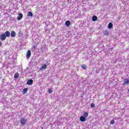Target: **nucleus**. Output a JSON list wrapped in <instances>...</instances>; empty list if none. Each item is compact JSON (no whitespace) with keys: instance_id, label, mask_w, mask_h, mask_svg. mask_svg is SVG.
I'll list each match as a JSON object with an SVG mask.
<instances>
[{"instance_id":"obj_1","label":"nucleus","mask_w":129,"mask_h":129,"mask_svg":"<svg viewBox=\"0 0 129 129\" xmlns=\"http://www.w3.org/2000/svg\"><path fill=\"white\" fill-rule=\"evenodd\" d=\"M20 121L21 125L23 126L26 125V124H27V122H28V120L25 117L21 118Z\"/></svg>"},{"instance_id":"obj_2","label":"nucleus","mask_w":129,"mask_h":129,"mask_svg":"<svg viewBox=\"0 0 129 129\" xmlns=\"http://www.w3.org/2000/svg\"><path fill=\"white\" fill-rule=\"evenodd\" d=\"M128 84H129V79H124L123 83L122 84V86H125V85H128Z\"/></svg>"},{"instance_id":"obj_3","label":"nucleus","mask_w":129,"mask_h":129,"mask_svg":"<svg viewBox=\"0 0 129 129\" xmlns=\"http://www.w3.org/2000/svg\"><path fill=\"white\" fill-rule=\"evenodd\" d=\"M6 39V34L3 33L0 35V40H1V41H5Z\"/></svg>"},{"instance_id":"obj_4","label":"nucleus","mask_w":129,"mask_h":129,"mask_svg":"<svg viewBox=\"0 0 129 129\" xmlns=\"http://www.w3.org/2000/svg\"><path fill=\"white\" fill-rule=\"evenodd\" d=\"M30 57H31V50H28L27 54H26V58L27 59H30Z\"/></svg>"},{"instance_id":"obj_5","label":"nucleus","mask_w":129,"mask_h":129,"mask_svg":"<svg viewBox=\"0 0 129 129\" xmlns=\"http://www.w3.org/2000/svg\"><path fill=\"white\" fill-rule=\"evenodd\" d=\"M18 15H19V17L17 18V20L21 21V20L23 19V14L19 13Z\"/></svg>"},{"instance_id":"obj_6","label":"nucleus","mask_w":129,"mask_h":129,"mask_svg":"<svg viewBox=\"0 0 129 129\" xmlns=\"http://www.w3.org/2000/svg\"><path fill=\"white\" fill-rule=\"evenodd\" d=\"M80 120L81 121H82V122H83L86 121V118H85V116H81L80 117Z\"/></svg>"},{"instance_id":"obj_7","label":"nucleus","mask_w":129,"mask_h":129,"mask_svg":"<svg viewBox=\"0 0 129 129\" xmlns=\"http://www.w3.org/2000/svg\"><path fill=\"white\" fill-rule=\"evenodd\" d=\"M4 34H5L6 38H7H7H9L10 37V36H11V32H10L9 31H6Z\"/></svg>"},{"instance_id":"obj_8","label":"nucleus","mask_w":129,"mask_h":129,"mask_svg":"<svg viewBox=\"0 0 129 129\" xmlns=\"http://www.w3.org/2000/svg\"><path fill=\"white\" fill-rule=\"evenodd\" d=\"M34 81L32 79L28 80L27 81V85H32Z\"/></svg>"},{"instance_id":"obj_9","label":"nucleus","mask_w":129,"mask_h":129,"mask_svg":"<svg viewBox=\"0 0 129 129\" xmlns=\"http://www.w3.org/2000/svg\"><path fill=\"white\" fill-rule=\"evenodd\" d=\"M10 35L12 38H15V37H16V32L14 31H11Z\"/></svg>"},{"instance_id":"obj_10","label":"nucleus","mask_w":129,"mask_h":129,"mask_svg":"<svg viewBox=\"0 0 129 129\" xmlns=\"http://www.w3.org/2000/svg\"><path fill=\"white\" fill-rule=\"evenodd\" d=\"M103 34H104V36H108V35H109V33H108V31H107V30H105V31H104L103 32Z\"/></svg>"},{"instance_id":"obj_11","label":"nucleus","mask_w":129,"mask_h":129,"mask_svg":"<svg viewBox=\"0 0 129 129\" xmlns=\"http://www.w3.org/2000/svg\"><path fill=\"white\" fill-rule=\"evenodd\" d=\"M113 27V24L112 23H109L108 25V29H111Z\"/></svg>"},{"instance_id":"obj_12","label":"nucleus","mask_w":129,"mask_h":129,"mask_svg":"<svg viewBox=\"0 0 129 129\" xmlns=\"http://www.w3.org/2000/svg\"><path fill=\"white\" fill-rule=\"evenodd\" d=\"M93 22H95V21H97V17L96 16H93L92 17Z\"/></svg>"},{"instance_id":"obj_13","label":"nucleus","mask_w":129,"mask_h":129,"mask_svg":"<svg viewBox=\"0 0 129 129\" xmlns=\"http://www.w3.org/2000/svg\"><path fill=\"white\" fill-rule=\"evenodd\" d=\"M27 92H28L27 88H25L24 89H23V90L22 91L23 94H26V93H27Z\"/></svg>"},{"instance_id":"obj_14","label":"nucleus","mask_w":129,"mask_h":129,"mask_svg":"<svg viewBox=\"0 0 129 129\" xmlns=\"http://www.w3.org/2000/svg\"><path fill=\"white\" fill-rule=\"evenodd\" d=\"M71 24V22L70 21H67L66 22V26H67V27H69V25Z\"/></svg>"},{"instance_id":"obj_15","label":"nucleus","mask_w":129,"mask_h":129,"mask_svg":"<svg viewBox=\"0 0 129 129\" xmlns=\"http://www.w3.org/2000/svg\"><path fill=\"white\" fill-rule=\"evenodd\" d=\"M14 78H16V79H18L19 78V74L18 73L15 74Z\"/></svg>"},{"instance_id":"obj_16","label":"nucleus","mask_w":129,"mask_h":129,"mask_svg":"<svg viewBox=\"0 0 129 129\" xmlns=\"http://www.w3.org/2000/svg\"><path fill=\"white\" fill-rule=\"evenodd\" d=\"M81 68H82V69H84V70H86V69L87 68L86 65L85 64H82Z\"/></svg>"},{"instance_id":"obj_17","label":"nucleus","mask_w":129,"mask_h":129,"mask_svg":"<svg viewBox=\"0 0 129 129\" xmlns=\"http://www.w3.org/2000/svg\"><path fill=\"white\" fill-rule=\"evenodd\" d=\"M27 16H28V17H32L33 16V13L31 12H29L28 13Z\"/></svg>"},{"instance_id":"obj_18","label":"nucleus","mask_w":129,"mask_h":129,"mask_svg":"<svg viewBox=\"0 0 129 129\" xmlns=\"http://www.w3.org/2000/svg\"><path fill=\"white\" fill-rule=\"evenodd\" d=\"M46 68H47V65L46 64H44L43 66H42L40 69H46Z\"/></svg>"},{"instance_id":"obj_19","label":"nucleus","mask_w":129,"mask_h":129,"mask_svg":"<svg viewBox=\"0 0 129 129\" xmlns=\"http://www.w3.org/2000/svg\"><path fill=\"white\" fill-rule=\"evenodd\" d=\"M90 106L92 108H94L95 107V104H94L93 103H92L90 105Z\"/></svg>"},{"instance_id":"obj_20","label":"nucleus","mask_w":129,"mask_h":129,"mask_svg":"<svg viewBox=\"0 0 129 129\" xmlns=\"http://www.w3.org/2000/svg\"><path fill=\"white\" fill-rule=\"evenodd\" d=\"M84 116L85 117H87V116H88V113L86 112H85L84 113Z\"/></svg>"},{"instance_id":"obj_21","label":"nucleus","mask_w":129,"mask_h":129,"mask_svg":"<svg viewBox=\"0 0 129 129\" xmlns=\"http://www.w3.org/2000/svg\"><path fill=\"white\" fill-rule=\"evenodd\" d=\"M48 93H52V92H53V91L51 89H48Z\"/></svg>"},{"instance_id":"obj_22","label":"nucleus","mask_w":129,"mask_h":129,"mask_svg":"<svg viewBox=\"0 0 129 129\" xmlns=\"http://www.w3.org/2000/svg\"><path fill=\"white\" fill-rule=\"evenodd\" d=\"M114 123H115V121L114 119L111 120L110 121L111 124H114Z\"/></svg>"},{"instance_id":"obj_23","label":"nucleus","mask_w":129,"mask_h":129,"mask_svg":"<svg viewBox=\"0 0 129 129\" xmlns=\"http://www.w3.org/2000/svg\"><path fill=\"white\" fill-rule=\"evenodd\" d=\"M2 45H3V43H2V42L0 41V47H2Z\"/></svg>"},{"instance_id":"obj_24","label":"nucleus","mask_w":129,"mask_h":129,"mask_svg":"<svg viewBox=\"0 0 129 129\" xmlns=\"http://www.w3.org/2000/svg\"><path fill=\"white\" fill-rule=\"evenodd\" d=\"M33 49H36V45H33Z\"/></svg>"},{"instance_id":"obj_25","label":"nucleus","mask_w":129,"mask_h":129,"mask_svg":"<svg viewBox=\"0 0 129 129\" xmlns=\"http://www.w3.org/2000/svg\"><path fill=\"white\" fill-rule=\"evenodd\" d=\"M128 92H129V89H128Z\"/></svg>"},{"instance_id":"obj_26","label":"nucleus","mask_w":129,"mask_h":129,"mask_svg":"<svg viewBox=\"0 0 129 129\" xmlns=\"http://www.w3.org/2000/svg\"><path fill=\"white\" fill-rule=\"evenodd\" d=\"M85 83V82L84 81V82H83V83Z\"/></svg>"}]
</instances>
